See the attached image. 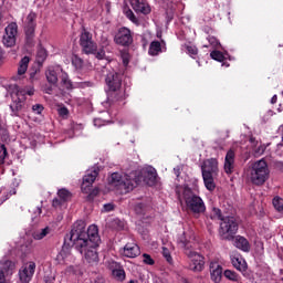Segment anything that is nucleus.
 I'll return each instance as SVG.
<instances>
[{
  "mask_svg": "<svg viewBox=\"0 0 283 283\" xmlns=\"http://www.w3.org/2000/svg\"><path fill=\"white\" fill-rule=\"evenodd\" d=\"M67 239L70 243L67 242ZM67 239H64V243L57 258H67L71 254L72 247L83 254L84 250L87 249L90 244H92V247H99L102 241L98 228L96 226H90L86 230V223L84 221H77L73 224Z\"/></svg>",
  "mask_w": 283,
  "mask_h": 283,
  "instance_id": "1",
  "label": "nucleus"
},
{
  "mask_svg": "<svg viewBox=\"0 0 283 283\" xmlns=\"http://www.w3.org/2000/svg\"><path fill=\"white\" fill-rule=\"evenodd\" d=\"M157 181V171L154 167H145L140 170L130 171L124 176L120 172H113L108 178V184L113 186L120 195H127L138 187L140 182L153 187Z\"/></svg>",
  "mask_w": 283,
  "mask_h": 283,
  "instance_id": "2",
  "label": "nucleus"
},
{
  "mask_svg": "<svg viewBox=\"0 0 283 283\" xmlns=\"http://www.w3.org/2000/svg\"><path fill=\"white\" fill-rule=\"evenodd\" d=\"M105 83L108 88L107 99L109 103L123 101L125 92L122 90L123 76L117 72H111L105 77Z\"/></svg>",
  "mask_w": 283,
  "mask_h": 283,
  "instance_id": "3",
  "label": "nucleus"
},
{
  "mask_svg": "<svg viewBox=\"0 0 283 283\" xmlns=\"http://www.w3.org/2000/svg\"><path fill=\"white\" fill-rule=\"evenodd\" d=\"M182 198L189 212L193 214H201L207 210L203 199H201V197L189 186L184 187Z\"/></svg>",
  "mask_w": 283,
  "mask_h": 283,
  "instance_id": "4",
  "label": "nucleus"
},
{
  "mask_svg": "<svg viewBox=\"0 0 283 283\" xmlns=\"http://www.w3.org/2000/svg\"><path fill=\"white\" fill-rule=\"evenodd\" d=\"M270 178V168L268 161L262 158L252 164L250 180L254 186H263Z\"/></svg>",
  "mask_w": 283,
  "mask_h": 283,
  "instance_id": "5",
  "label": "nucleus"
},
{
  "mask_svg": "<svg viewBox=\"0 0 283 283\" xmlns=\"http://www.w3.org/2000/svg\"><path fill=\"white\" fill-rule=\"evenodd\" d=\"M9 93L12 98V103L10 105V108L12 111V116H19V113L22 111L24 102L27 99V95L32 96L34 94L33 90L25 91L23 88H20L18 85H10Z\"/></svg>",
  "mask_w": 283,
  "mask_h": 283,
  "instance_id": "6",
  "label": "nucleus"
},
{
  "mask_svg": "<svg viewBox=\"0 0 283 283\" xmlns=\"http://www.w3.org/2000/svg\"><path fill=\"white\" fill-rule=\"evenodd\" d=\"M239 231V222L234 217H226L219 227L221 240L233 241Z\"/></svg>",
  "mask_w": 283,
  "mask_h": 283,
  "instance_id": "7",
  "label": "nucleus"
},
{
  "mask_svg": "<svg viewBox=\"0 0 283 283\" xmlns=\"http://www.w3.org/2000/svg\"><path fill=\"white\" fill-rule=\"evenodd\" d=\"M98 175H99V171L97 169H93L83 176L81 190L83 193H88L87 200H93L99 193L98 188L92 189L93 184L96 181V178L98 177Z\"/></svg>",
  "mask_w": 283,
  "mask_h": 283,
  "instance_id": "8",
  "label": "nucleus"
},
{
  "mask_svg": "<svg viewBox=\"0 0 283 283\" xmlns=\"http://www.w3.org/2000/svg\"><path fill=\"white\" fill-rule=\"evenodd\" d=\"M78 43L85 54H94L97 51V44L93 40V33L86 31V29H83L80 34Z\"/></svg>",
  "mask_w": 283,
  "mask_h": 283,
  "instance_id": "9",
  "label": "nucleus"
},
{
  "mask_svg": "<svg viewBox=\"0 0 283 283\" xmlns=\"http://www.w3.org/2000/svg\"><path fill=\"white\" fill-rule=\"evenodd\" d=\"M36 19L38 14L34 11H31L25 20V41L29 46L33 45L34 36H35V29H36Z\"/></svg>",
  "mask_w": 283,
  "mask_h": 283,
  "instance_id": "10",
  "label": "nucleus"
},
{
  "mask_svg": "<svg viewBox=\"0 0 283 283\" xmlns=\"http://www.w3.org/2000/svg\"><path fill=\"white\" fill-rule=\"evenodd\" d=\"M114 43L124 48H129L134 43V35L127 27L117 29L114 35Z\"/></svg>",
  "mask_w": 283,
  "mask_h": 283,
  "instance_id": "11",
  "label": "nucleus"
},
{
  "mask_svg": "<svg viewBox=\"0 0 283 283\" xmlns=\"http://www.w3.org/2000/svg\"><path fill=\"white\" fill-rule=\"evenodd\" d=\"M186 255L190 259L189 263V269L193 272H201L205 269V258L192 251V250H187Z\"/></svg>",
  "mask_w": 283,
  "mask_h": 283,
  "instance_id": "12",
  "label": "nucleus"
},
{
  "mask_svg": "<svg viewBox=\"0 0 283 283\" xmlns=\"http://www.w3.org/2000/svg\"><path fill=\"white\" fill-rule=\"evenodd\" d=\"M17 34H18V24L12 22L7 25L6 34L3 35V45L6 48H13L17 42Z\"/></svg>",
  "mask_w": 283,
  "mask_h": 283,
  "instance_id": "13",
  "label": "nucleus"
},
{
  "mask_svg": "<svg viewBox=\"0 0 283 283\" xmlns=\"http://www.w3.org/2000/svg\"><path fill=\"white\" fill-rule=\"evenodd\" d=\"M202 176H218L219 175V161L217 158L206 159L201 165Z\"/></svg>",
  "mask_w": 283,
  "mask_h": 283,
  "instance_id": "14",
  "label": "nucleus"
},
{
  "mask_svg": "<svg viewBox=\"0 0 283 283\" xmlns=\"http://www.w3.org/2000/svg\"><path fill=\"white\" fill-rule=\"evenodd\" d=\"M97 248L98 247H93V244H88L87 248L83 250L84 259L90 265H96L99 263Z\"/></svg>",
  "mask_w": 283,
  "mask_h": 283,
  "instance_id": "15",
  "label": "nucleus"
},
{
  "mask_svg": "<svg viewBox=\"0 0 283 283\" xmlns=\"http://www.w3.org/2000/svg\"><path fill=\"white\" fill-rule=\"evenodd\" d=\"M9 139V132L6 127L0 124V164H4L6 157L8 156V150L4 146V142ZM2 142V143H1Z\"/></svg>",
  "mask_w": 283,
  "mask_h": 283,
  "instance_id": "16",
  "label": "nucleus"
},
{
  "mask_svg": "<svg viewBox=\"0 0 283 283\" xmlns=\"http://www.w3.org/2000/svg\"><path fill=\"white\" fill-rule=\"evenodd\" d=\"M35 269L36 264L34 262H30L28 266L23 268L19 273L21 283H29L32 280Z\"/></svg>",
  "mask_w": 283,
  "mask_h": 283,
  "instance_id": "17",
  "label": "nucleus"
},
{
  "mask_svg": "<svg viewBox=\"0 0 283 283\" xmlns=\"http://www.w3.org/2000/svg\"><path fill=\"white\" fill-rule=\"evenodd\" d=\"M211 280L214 283H220L223 276V268L217 262L210 263Z\"/></svg>",
  "mask_w": 283,
  "mask_h": 283,
  "instance_id": "18",
  "label": "nucleus"
},
{
  "mask_svg": "<svg viewBox=\"0 0 283 283\" xmlns=\"http://www.w3.org/2000/svg\"><path fill=\"white\" fill-rule=\"evenodd\" d=\"M234 161H235V153L232 149H229L226 154V163L223 164V169L228 175L233 174L234 171Z\"/></svg>",
  "mask_w": 283,
  "mask_h": 283,
  "instance_id": "19",
  "label": "nucleus"
},
{
  "mask_svg": "<svg viewBox=\"0 0 283 283\" xmlns=\"http://www.w3.org/2000/svg\"><path fill=\"white\" fill-rule=\"evenodd\" d=\"M123 255L129 259H134L140 255V247L136 243H127L123 249Z\"/></svg>",
  "mask_w": 283,
  "mask_h": 283,
  "instance_id": "20",
  "label": "nucleus"
},
{
  "mask_svg": "<svg viewBox=\"0 0 283 283\" xmlns=\"http://www.w3.org/2000/svg\"><path fill=\"white\" fill-rule=\"evenodd\" d=\"M130 6L136 13H150V7L146 4L145 0H130Z\"/></svg>",
  "mask_w": 283,
  "mask_h": 283,
  "instance_id": "21",
  "label": "nucleus"
},
{
  "mask_svg": "<svg viewBox=\"0 0 283 283\" xmlns=\"http://www.w3.org/2000/svg\"><path fill=\"white\" fill-rule=\"evenodd\" d=\"M178 243L181 248L185 249V254L187 250H191L192 248L191 237L187 232H184L181 235H179Z\"/></svg>",
  "mask_w": 283,
  "mask_h": 283,
  "instance_id": "22",
  "label": "nucleus"
},
{
  "mask_svg": "<svg viewBox=\"0 0 283 283\" xmlns=\"http://www.w3.org/2000/svg\"><path fill=\"white\" fill-rule=\"evenodd\" d=\"M217 177H218V175H202L207 190H209L211 192L216 190V187H217L216 178Z\"/></svg>",
  "mask_w": 283,
  "mask_h": 283,
  "instance_id": "23",
  "label": "nucleus"
},
{
  "mask_svg": "<svg viewBox=\"0 0 283 283\" xmlns=\"http://www.w3.org/2000/svg\"><path fill=\"white\" fill-rule=\"evenodd\" d=\"M234 247L237 249L242 250L243 252H249L250 251L249 241L245 238L241 237V235L235 237Z\"/></svg>",
  "mask_w": 283,
  "mask_h": 283,
  "instance_id": "24",
  "label": "nucleus"
},
{
  "mask_svg": "<svg viewBox=\"0 0 283 283\" xmlns=\"http://www.w3.org/2000/svg\"><path fill=\"white\" fill-rule=\"evenodd\" d=\"M231 264L240 272H245L248 269V263L242 258H232Z\"/></svg>",
  "mask_w": 283,
  "mask_h": 283,
  "instance_id": "25",
  "label": "nucleus"
},
{
  "mask_svg": "<svg viewBox=\"0 0 283 283\" xmlns=\"http://www.w3.org/2000/svg\"><path fill=\"white\" fill-rule=\"evenodd\" d=\"M163 52L161 42H158V40H154L150 42L148 54L151 56H157L159 53Z\"/></svg>",
  "mask_w": 283,
  "mask_h": 283,
  "instance_id": "26",
  "label": "nucleus"
},
{
  "mask_svg": "<svg viewBox=\"0 0 283 283\" xmlns=\"http://www.w3.org/2000/svg\"><path fill=\"white\" fill-rule=\"evenodd\" d=\"M61 87L66 91H71L74 88L73 82L69 78V75L66 73H63L61 75V82H60Z\"/></svg>",
  "mask_w": 283,
  "mask_h": 283,
  "instance_id": "27",
  "label": "nucleus"
},
{
  "mask_svg": "<svg viewBox=\"0 0 283 283\" xmlns=\"http://www.w3.org/2000/svg\"><path fill=\"white\" fill-rule=\"evenodd\" d=\"M29 63H30V57L29 56H24L20 61L19 69H18V75L22 76L27 73L28 67H29Z\"/></svg>",
  "mask_w": 283,
  "mask_h": 283,
  "instance_id": "28",
  "label": "nucleus"
},
{
  "mask_svg": "<svg viewBox=\"0 0 283 283\" xmlns=\"http://www.w3.org/2000/svg\"><path fill=\"white\" fill-rule=\"evenodd\" d=\"M223 276H226V279H228L229 281H233V282L241 281V276L237 272L231 270L223 271Z\"/></svg>",
  "mask_w": 283,
  "mask_h": 283,
  "instance_id": "29",
  "label": "nucleus"
},
{
  "mask_svg": "<svg viewBox=\"0 0 283 283\" xmlns=\"http://www.w3.org/2000/svg\"><path fill=\"white\" fill-rule=\"evenodd\" d=\"M46 81L51 84L57 85L59 75H57L56 71H54V70L46 71Z\"/></svg>",
  "mask_w": 283,
  "mask_h": 283,
  "instance_id": "30",
  "label": "nucleus"
},
{
  "mask_svg": "<svg viewBox=\"0 0 283 283\" xmlns=\"http://www.w3.org/2000/svg\"><path fill=\"white\" fill-rule=\"evenodd\" d=\"M57 197L60 198L61 201L65 202L72 197V193L70 190L65 188H61L57 190Z\"/></svg>",
  "mask_w": 283,
  "mask_h": 283,
  "instance_id": "31",
  "label": "nucleus"
},
{
  "mask_svg": "<svg viewBox=\"0 0 283 283\" xmlns=\"http://www.w3.org/2000/svg\"><path fill=\"white\" fill-rule=\"evenodd\" d=\"M50 232H51V229H50L49 227H46V228H44V229H42V230L35 231V232L33 233V238H34L35 240H42V239H44L48 234H50Z\"/></svg>",
  "mask_w": 283,
  "mask_h": 283,
  "instance_id": "32",
  "label": "nucleus"
},
{
  "mask_svg": "<svg viewBox=\"0 0 283 283\" xmlns=\"http://www.w3.org/2000/svg\"><path fill=\"white\" fill-rule=\"evenodd\" d=\"M48 57V52L45 49L40 48L36 54V62L39 63V65H42L45 60Z\"/></svg>",
  "mask_w": 283,
  "mask_h": 283,
  "instance_id": "33",
  "label": "nucleus"
},
{
  "mask_svg": "<svg viewBox=\"0 0 283 283\" xmlns=\"http://www.w3.org/2000/svg\"><path fill=\"white\" fill-rule=\"evenodd\" d=\"M71 61H72V65H73L76 70L83 69V66H84V61H83L81 57H78L77 55H73Z\"/></svg>",
  "mask_w": 283,
  "mask_h": 283,
  "instance_id": "34",
  "label": "nucleus"
},
{
  "mask_svg": "<svg viewBox=\"0 0 283 283\" xmlns=\"http://www.w3.org/2000/svg\"><path fill=\"white\" fill-rule=\"evenodd\" d=\"M272 203H273L274 209H276L279 212L283 211V199H282V197H274Z\"/></svg>",
  "mask_w": 283,
  "mask_h": 283,
  "instance_id": "35",
  "label": "nucleus"
},
{
  "mask_svg": "<svg viewBox=\"0 0 283 283\" xmlns=\"http://www.w3.org/2000/svg\"><path fill=\"white\" fill-rule=\"evenodd\" d=\"M212 218L223 222L227 217L223 216V212L220 210V208H212Z\"/></svg>",
  "mask_w": 283,
  "mask_h": 283,
  "instance_id": "36",
  "label": "nucleus"
},
{
  "mask_svg": "<svg viewBox=\"0 0 283 283\" xmlns=\"http://www.w3.org/2000/svg\"><path fill=\"white\" fill-rule=\"evenodd\" d=\"M56 86H57V84L46 83V84L42 85V91L44 93L51 95V94H53Z\"/></svg>",
  "mask_w": 283,
  "mask_h": 283,
  "instance_id": "37",
  "label": "nucleus"
},
{
  "mask_svg": "<svg viewBox=\"0 0 283 283\" xmlns=\"http://www.w3.org/2000/svg\"><path fill=\"white\" fill-rule=\"evenodd\" d=\"M125 15L129 21H132L135 24H138V18L136 17V14H134V11L132 9H126Z\"/></svg>",
  "mask_w": 283,
  "mask_h": 283,
  "instance_id": "38",
  "label": "nucleus"
},
{
  "mask_svg": "<svg viewBox=\"0 0 283 283\" xmlns=\"http://www.w3.org/2000/svg\"><path fill=\"white\" fill-rule=\"evenodd\" d=\"M211 59L218 62H223L226 60L224 55L220 51H212L210 54Z\"/></svg>",
  "mask_w": 283,
  "mask_h": 283,
  "instance_id": "39",
  "label": "nucleus"
},
{
  "mask_svg": "<svg viewBox=\"0 0 283 283\" xmlns=\"http://www.w3.org/2000/svg\"><path fill=\"white\" fill-rule=\"evenodd\" d=\"M113 275L116 276L117 280L124 281L126 279V271L124 269L114 270Z\"/></svg>",
  "mask_w": 283,
  "mask_h": 283,
  "instance_id": "40",
  "label": "nucleus"
},
{
  "mask_svg": "<svg viewBox=\"0 0 283 283\" xmlns=\"http://www.w3.org/2000/svg\"><path fill=\"white\" fill-rule=\"evenodd\" d=\"M135 212L138 216H145V203H137L135 206Z\"/></svg>",
  "mask_w": 283,
  "mask_h": 283,
  "instance_id": "41",
  "label": "nucleus"
},
{
  "mask_svg": "<svg viewBox=\"0 0 283 283\" xmlns=\"http://www.w3.org/2000/svg\"><path fill=\"white\" fill-rule=\"evenodd\" d=\"M187 53L192 57L196 59L199 51L196 46H187Z\"/></svg>",
  "mask_w": 283,
  "mask_h": 283,
  "instance_id": "42",
  "label": "nucleus"
},
{
  "mask_svg": "<svg viewBox=\"0 0 283 283\" xmlns=\"http://www.w3.org/2000/svg\"><path fill=\"white\" fill-rule=\"evenodd\" d=\"M265 150H266V146H265V145H260V146H258V147L254 149V155H255L256 157H260V156L264 155Z\"/></svg>",
  "mask_w": 283,
  "mask_h": 283,
  "instance_id": "43",
  "label": "nucleus"
},
{
  "mask_svg": "<svg viewBox=\"0 0 283 283\" xmlns=\"http://www.w3.org/2000/svg\"><path fill=\"white\" fill-rule=\"evenodd\" d=\"M94 126L95 127H104V125H107L108 122H106L105 119L101 118V117H96L93 120Z\"/></svg>",
  "mask_w": 283,
  "mask_h": 283,
  "instance_id": "44",
  "label": "nucleus"
},
{
  "mask_svg": "<svg viewBox=\"0 0 283 283\" xmlns=\"http://www.w3.org/2000/svg\"><path fill=\"white\" fill-rule=\"evenodd\" d=\"M163 255L165 256V259L167 260L168 263H170V264L172 263V258L167 248H163Z\"/></svg>",
  "mask_w": 283,
  "mask_h": 283,
  "instance_id": "45",
  "label": "nucleus"
},
{
  "mask_svg": "<svg viewBox=\"0 0 283 283\" xmlns=\"http://www.w3.org/2000/svg\"><path fill=\"white\" fill-rule=\"evenodd\" d=\"M208 41L212 45V48H217L220 45L219 40L214 38V35H209Z\"/></svg>",
  "mask_w": 283,
  "mask_h": 283,
  "instance_id": "46",
  "label": "nucleus"
},
{
  "mask_svg": "<svg viewBox=\"0 0 283 283\" xmlns=\"http://www.w3.org/2000/svg\"><path fill=\"white\" fill-rule=\"evenodd\" d=\"M143 258H144V263L145 264H148V265H154L155 264V261L151 259V256L149 254L144 253Z\"/></svg>",
  "mask_w": 283,
  "mask_h": 283,
  "instance_id": "47",
  "label": "nucleus"
},
{
  "mask_svg": "<svg viewBox=\"0 0 283 283\" xmlns=\"http://www.w3.org/2000/svg\"><path fill=\"white\" fill-rule=\"evenodd\" d=\"M32 109L35 114L40 115L43 112L44 106L42 104H35L33 105Z\"/></svg>",
  "mask_w": 283,
  "mask_h": 283,
  "instance_id": "48",
  "label": "nucleus"
},
{
  "mask_svg": "<svg viewBox=\"0 0 283 283\" xmlns=\"http://www.w3.org/2000/svg\"><path fill=\"white\" fill-rule=\"evenodd\" d=\"M103 208H104V211H106V212H111V211H114V210H115L114 203H105V205L103 206Z\"/></svg>",
  "mask_w": 283,
  "mask_h": 283,
  "instance_id": "49",
  "label": "nucleus"
},
{
  "mask_svg": "<svg viewBox=\"0 0 283 283\" xmlns=\"http://www.w3.org/2000/svg\"><path fill=\"white\" fill-rule=\"evenodd\" d=\"M59 116H69V109L66 107H61L57 109Z\"/></svg>",
  "mask_w": 283,
  "mask_h": 283,
  "instance_id": "50",
  "label": "nucleus"
},
{
  "mask_svg": "<svg viewBox=\"0 0 283 283\" xmlns=\"http://www.w3.org/2000/svg\"><path fill=\"white\" fill-rule=\"evenodd\" d=\"M55 280L54 275H44V283H54Z\"/></svg>",
  "mask_w": 283,
  "mask_h": 283,
  "instance_id": "51",
  "label": "nucleus"
},
{
  "mask_svg": "<svg viewBox=\"0 0 283 283\" xmlns=\"http://www.w3.org/2000/svg\"><path fill=\"white\" fill-rule=\"evenodd\" d=\"M274 167L276 170L283 172V161H275Z\"/></svg>",
  "mask_w": 283,
  "mask_h": 283,
  "instance_id": "52",
  "label": "nucleus"
},
{
  "mask_svg": "<svg viewBox=\"0 0 283 283\" xmlns=\"http://www.w3.org/2000/svg\"><path fill=\"white\" fill-rule=\"evenodd\" d=\"M62 200L61 199H53V208H57L62 206Z\"/></svg>",
  "mask_w": 283,
  "mask_h": 283,
  "instance_id": "53",
  "label": "nucleus"
},
{
  "mask_svg": "<svg viewBox=\"0 0 283 283\" xmlns=\"http://www.w3.org/2000/svg\"><path fill=\"white\" fill-rule=\"evenodd\" d=\"M0 283H7L3 271L0 270Z\"/></svg>",
  "mask_w": 283,
  "mask_h": 283,
  "instance_id": "54",
  "label": "nucleus"
},
{
  "mask_svg": "<svg viewBox=\"0 0 283 283\" xmlns=\"http://www.w3.org/2000/svg\"><path fill=\"white\" fill-rule=\"evenodd\" d=\"M104 56H105V52H98V53L96 54V57H97L98 60H103Z\"/></svg>",
  "mask_w": 283,
  "mask_h": 283,
  "instance_id": "55",
  "label": "nucleus"
},
{
  "mask_svg": "<svg viewBox=\"0 0 283 283\" xmlns=\"http://www.w3.org/2000/svg\"><path fill=\"white\" fill-rule=\"evenodd\" d=\"M94 283H106V281L103 277H97L95 279Z\"/></svg>",
  "mask_w": 283,
  "mask_h": 283,
  "instance_id": "56",
  "label": "nucleus"
},
{
  "mask_svg": "<svg viewBox=\"0 0 283 283\" xmlns=\"http://www.w3.org/2000/svg\"><path fill=\"white\" fill-rule=\"evenodd\" d=\"M277 103V95L272 96L271 104Z\"/></svg>",
  "mask_w": 283,
  "mask_h": 283,
  "instance_id": "57",
  "label": "nucleus"
},
{
  "mask_svg": "<svg viewBox=\"0 0 283 283\" xmlns=\"http://www.w3.org/2000/svg\"><path fill=\"white\" fill-rule=\"evenodd\" d=\"M175 175L177 176V178L180 176V169L179 168L178 169L175 168Z\"/></svg>",
  "mask_w": 283,
  "mask_h": 283,
  "instance_id": "58",
  "label": "nucleus"
},
{
  "mask_svg": "<svg viewBox=\"0 0 283 283\" xmlns=\"http://www.w3.org/2000/svg\"><path fill=\"white\" fill-rule=\"evenodd\" d=\"M250 143H251V144H256L255 137H250Z\"/></svg>",
  "mask_w": 283,
  "mask_h": 283,
  "instance_id": "59",
  "label": "nucleus"
},
{
  "mask_svg": "<svg viewBox=\"0 0 283 283\" xmlns=\"http://www.w3.org/2000/svg\"><path fill=\"white\" fill-rule=\"evenodd\" d=\"M123 63H124V65H127V64H129V61L124 60Z\"/></svg>",
  "mask_w": 283,
  "mask_h": 283,
  "instance_id": "60",
  "label": "nucleus"
},
{
  "mask_svg": "<svg viewBox=\"0 0 283 283\" xmlns=\"http://www.w3.org/2000/svg\"><path fill=\"white\" fill-rule=\"evenodd\" d=\"M129 283H138L136 280H130Z\"/></svg>",
  "mask_w": 283,
  "mask_h": 283,
  "instance_id": "61",
  "label": "nucleus"
},
{
  "mask_svg": "<svg viewBox=\"0 0 283 283\" xmlns=\"http://www.w3.org/2000/svg\"><path fill=\"white\" fill-rule=\"evenodd\" d=\"M1 20H2V14L0 13V24H1Z\"/></svg>",
  "mask_w": 283,
  "mask_h": 283,
  "instance_id": "62",
  "label": "nucleus"
},
{
  "mask_svg": "<svg viewBox=\"0 0 283 283\" xmlns=\"http://www.w3.org/2000/svg\"><path fill=\"white\" fill-rule=\"evenodd\" d=\"M226 138H229V132H228V135H226Z\"/></svg>",
  "mask_w": 283,
  "mask_h": 283,
  "instance_id": "63",
  "label": "nucleus"
},
{
  "mask_svg": "<svg viewBox=\"0 0 283 283\" xmlns=\"http://www.w3.org/2000/svg\"><path fill=\"white\" fill-rule=\"evenodd\" d=\"M282 143H283V135H282Z\"/></svg>",
  "mask_w": 283,
  "mask_h": 283,
  "instance_id": "64",
  "label": "nucleus"
}]
</instances>
